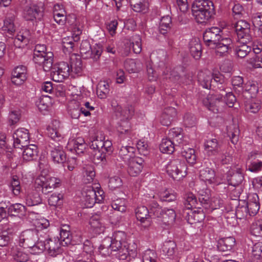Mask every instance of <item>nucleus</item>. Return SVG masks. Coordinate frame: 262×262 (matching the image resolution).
<instances>
[{
    "label": "nucleus",
    "instance_id": "37",
    "mask_svg": "<svg viewBox=\"0 0 262 262\" xmlns=\"http://www.w3.org/2000/svg\"><path fill=\"white\" fill-rule=\"evenodd\" d=\"M161 217L164 224L171 225L175 222L176 213L174 209L165 208Z\"/></svg>",
    "mask_w": 262,
    "mask_h": 262
},
{
    "label": "nucleus",
    "instance_id": "24",
    "mask_svg": "<svg viewBox=\"0 0 262 262\" xmlns=\"http://www.w3.org/2000/svg\"><path fill=\"white\" fill-rule=\"evenodd\" d=\"M131 139H128V145L124 143L122 144V146L120 147L119 155L125 162H128L133 158H135V148L130 145L132 143Z\"/></svg>",
    "mask_w": 262,
    "mask_h": 262
},
{
    "label": "nucleus",
    "instance_id": "36",
    "mask_svg": "<svg viewBox=\"0 0 262 262\" xmlns=\"http://www.w3.org/2000/svg\"><path fill=\"white\" fill-rule=\"evenodd\" d=\"M41 199L37 190H30L27 192L26 197V204L32 206L40 204Z\"/></svg>",
    "mask_w": 262,
    "mask_h": 262
},
{
    "label": "nucleus",
    "instance_id": "50",
    "mask_svg": "<svg viewBox=\"0 0 262 262\" xmlns=\"http://www.w3.org/2000/svg\"><path fill=\"white\" fill-rule=\"evenodd\" d=\"M52 104V99L49 96H43L36 102V105L40 112L47 111Z\"/></svg>",
    "mask_w": 262,
    "mask_h": 262
},
{
    "label": "nucleus",
    "instance_id": "2",
    "mask_svg": "<svg viewBox=\"0 0 262 262\" xmlns=\"http://www.w3.org/2000/svg\"><path fill=\"white\" fill-rule=\"evenodd\" d=\"M135 111L134 106L132 105H127L122 107L117 106L116 108V115L120 119L116 125V129L119 133L120 139H132L134 134L131 129L130 124L128 119L134 114Z\"/></svg>",
    "mask_w": 262,
    "mask_h": 262
},
{
    "label": "nucleus",
    "instance_id": "12",
    "mask_svg": "<svg viewBox=\"0 0 262 262\" xmlns=\"http://www.w3.org/2000/svg\"><path fill=\"white\" fill-rule=\"evenodd\" d=\"M36 230H26L23 231L19 236V245L24 248H29L36 242L40 234H43Z\"/></svg>",
    "mask_w": 262,
    "mask_h": 262
},
{
    "label": "nucleus",
    "instance_id": "32",
    "mask_svg": "<svg viewBox=\"0 0 262 262\" xmlns=\"http://www.w3.org/2000/svg\"><path fill=\"white\" fill-rule=\"evenodd\" d=\"M212 74L209 71L200 72L198 74V82L205 89L212 87Z\"/></svg>",
    "mask_w": 262,
    "mask_h": 262
},
{
    "label": "nucleus",
    "instance_id": "21",
    "mask_svg": "<svg viewBox=\"0 0 262 262\" xmlns=\"http://www.w3.org/2000/svg\"><path fill=\"white\" fill-rule=\"evenodd\" d=\"M60 122L56 119L52 120L47 127L48 136L55 141H60L63 138L59 132Z\"/></svg>",
    "mask_w": 262,
    "mask_h": 262
},
{
    "label": "nucleus",
    "instance_id": "47",
    "mask_svg": "<svg viewBox=\"0 0 262 262\" xmlns=\"http://www.w3.org/2000/svg\"><path fill=\"white\" fill-rule=\"evenodd\" d=\"M124 67L129 73H136L141 69L142 64L139 60L128 59L125 61Z\"/></svg>",
    "mask_w": 262,
    "mask_h": 262
},
{
    "label": "nucleus",
    "instance_id": "29",
    "mask_svg": "<svg viewBox=\"0 0 262 262\" xmlns=\"http://www.w3.org/2000/svg\"><path fill=\"white\" fill-rule=\"evenodd\" d=\"M238 41L239 45L235 47V52L238 57L244 58L252 50V41H246L245 39H241L238 40Z\"/></svg>",
    "mask_w": 262,
    "mask_h": 262
},
{
    "label": "nucleus",
    "instance_id": "22",
    "mask_svg": "<svg viewBox=\"0 0 262 262\" xmlns=\"http://www.w3.org/2000/svg\"><path fill=\"white\" fill-rule=\"evenodd\" d=\"M27 79V68L24 66H17L12 73L11 81L16 85L22 84Z\"/></svg>",
    "mask_w": 262,
    "mask_h": 262
},
{
    "label": "nucleus",
    "instance_id": "13",
    "mask_svg": "<svg viewBox=\"0 0 262 262\" xmlns=\"http://www.w3.org/2000/svg\"><path fill=\"white\" fill-rule=\"evenodd\" d=\"M234 27L238 40L245 39L246 41H252L250 24L248 22L244 20H239L235 24Z\"/></svg>",
    "mask_w": 262,
    "mask_h": 262
},
{
    "label": "nucleus",
    "instance_id": "39",
    "mask_svg": "<svg viewBox=\"0 0 262 262\" xmlns=\"http://www.w3.org/2000/svg\"><path fill=\"white\" fill-rule=\"evenodd\" d=\"M86 92L84 91L81 92L78 91L77 88L72 85H69L67 90V94L70 96V103L72 105L76 102L82 97V94L86 95Z\"/></svg>",
    "mask_w": 262,
    "mask_h": 262
},
{
    "label": "nucleus",
    "instance_id": "40",
    "mask_svg": "<svg viewBox=\"0 0 262 262\" xmlns=\"http://www.w3.org/2000/svg\"><path fill=\"white\" fill-rule=\"evenodd\" d=\"M30 31L24 29L19 32L14 40V46L18 48L21 47V43L27 44L29 40Z\"/></svg>",
    "mask_w": 262,
    "mask_h": 262
},
{
    "label": "nucleus",
    "instance_id": "31",
    "mask_svg": "<svg viewBox=\"0 0 262 262\" xmlns=\"http://www.w3.org/2000/svg\"><path fill=\"white\" fill-rule=\"evenodd\" d=\"M51 156L55 163L62 164L67 159L66 155L61 146H57L51 151Z\"/></svg>",
    "mask_w": 262,
    "mask_h": 262
},
{
    "label": "nucleus",
    "instance_id": "49",
    "mask_svg": "<svg viewBox=\"0 0 262 262\" xmlns=\"http://www.w3.org/2000/svg\"><path fill=\"white\" fill-rule=\"evenodd\" d=\"M169 138L173 139V142H176L179 145L183 144V135L181 128H173L168 133Z\"/></svg>",
    "mask_w": 262,
    "mask_h": 262
},
{
    "label": "nucleus",
    "instance_id": "6",
    "mask_svg": "<svg viewBox=\"0 0 262 262\" xmlns=\"http://www.w3.org/2000/svg\"><path fill=\"white\" fill-rule=\"evenodd\" d=\"M111 248L112 251L113 256L120 260L130 261L133 259H135L138 253L135 249H130L127 243H111Z\"/></svg>",
    "mask_w": 262,
    "mask_h": 262
},
{
    "label": "nucleus",
    "instance_id": "58",
    "mask_svg": "<svg viewBox=\"0 0 262 262\" xmlns=\"http://www.w3.org/2000/svg\"><path fill=\"white\" fill-rule=\"evenodd\" d=\"M171 25V17L168 15L162 17L159 26V31L162 34H166L170 29Z\"/></svg>",
    "mask_w": 262,
    "mask_h": 262
},
{
    "label": "nucleus",
    "instance_id": "10",
    "mask_svg": "<svg viewBox=\"0 0 262 262\" xmlns=\"http://www.w3.org/2000/svg\"><path fill=\"white\" fill-rule=\"evenodd\" d=\"M51 70L52 80L58 82H62L70 75V65L66 62H61L54 65L52 64Z\"/></svg>",
    "mask_w": 262,
    "mask_h": 262
},
{
    "label": "nucleus",
    "instance_id": "42",
    "mask_svg": "<svg viewBox=\"0 0 262 262\" xmlns=\"http://www.w3.org/2000/svg\"><path fill=\"white\" fill-rule=\"evenodd\" d=\"M157 195L161 201L171 202L177 199V193L171 189H161Z\"/></svg>",
    "mask_w": 262,
    "mask_h": 262
},
{
    "label": "nucleus",
    "instance_id": "61",
    "mask_svg": "<svg viewBox=\"0 0 262 262\" xmlns=\"http://www.w3.org/2000/svg\"><path fill=\"white\" fill-rule=\"evenodd\" d=\"M112 208L121 212H124L126 209V201L123 198L114 200L112 203Z\"/></svg>",
    "mask_w": 262,
    "mask_h": 262
},
{
    "label": "nucleus",
    "instance_id": "11",
    "mask_svg": "<svg viewBox=\"0 0 262 262\" xmlns=\"http://www.w3.org/2000/svg\"><path fill=\"white\" fill-rule=\"evenodd\" d=\"M203 103L209 111L217 113L219 112L220 108L224 104L223 101V95L217 93L209 94L203 99Z\"/></svg>",
    "mask_w": 262,
    "mask_h": 262
},
{
    "label": "nucleus",
    "instance_id": "44",
    "mask_svg": "<svg viewBox=\"0 0 262 262\" xmlns=\"http://www.w3.org/2000/svg\"><path fill=\"white\" fill-rule=\"evenodd\" d=\"M110 92V85L107 81H100L97 87V95L100 99H105Z\"/></svg>",
    "mask_w": 262,
    "mask_h": 262
},
{
    "label": "nucleus",
    "instance_id": "8",
    "mask_svg": "<svg viewBox=\"0 0 262 262\" xmlns=\"http://www.w3.org/2000/svg\"><path fill=\"white\" fill-rule=\"evenodd\" d=\"M61 184V180L56 177H45L39 175L35 180V187L39 189H41L42 193H47L51 190L59 187Z\"/></svg>",
    "mask_w": 262,
    "mask_h": 262
},
{
    "label": "nucleus",
    "instance_id": "60",
    "mask_svg": "<svg viewBox=\"0 0 262 262\" xmlns=\"http://www.w3.org/2000/svg\"><path fill=\"white\" fill-rule=\"evenodd\" d=\"M157 254L152 250L147 249L142 254V262H157Z\"/></svg>",
    "mask_w": 262,
    "mask_h": 262
},
{
    "label": "nucleus",
    "instance_id": "54",
    "mask_svg": "<svg viewBox=\"0 0 262 262\" xmlns=\"http://www.w3.org/2000/svg\"><path fill=\"white\" fill-rule=\"evenodd\" d=\"M70 75L72 76L75 77L76 75L78 76L82 73V63L80 59H76L75 60H72L70 66Z\"/></svg>",
    "mask_w": 262,
    "mask_h": 262
},
{
    "label": "nucleus",
    "instance_id": "4",
    "mask_svg": "<svg viewBox=\"0 0 262 262\" xmlns=\"http://www.w3.org/2000/svg\"><path fill=\"white\" fill-rule=\"evenodd\" d=\"M53 53L47 51L45 45L38 44L35 46L33 53V61L36 65L40 67L45 72L50 71L53 63Z\"/></svg>",
    "mask_w": 262,
    "mask_h": 262
},
{
    "label": "nucleus",
    "instance_id": "17",
    "mask_svg": "<svg viewBox=\"0 0 262 262\" xmlns=\"http://www.w3.org/2000/svg\"><path fill=\"white\" fill-rule=\"evenodd\" d=\"M86 147L84 139L81 137L70 138L67 144L68 150L77 155L82 154Z\"/></svg>",
    "mask_w": 262,
    "mask_h": 262
},
{
    "label": "nucleus",
    "instance_id": "7",
    "mask_svg": "<svg viewBox=\"0 0 262 262\" xmlns=\"http://www.w3.org/2000/svg\"><path fill=\"white\" fill-rule=\"evenodd\" d=\"M82 195L85 202V205L88 208H91L96 203H100L104 199V192L100 188L95 190L91 185L83 188Z\"/></svg>",
    "mask_w": 262,
    "mask_h": 262
},
{
    "label": "nucleus",
    "instance_id": "28",
    "mask_svg": "<svg viewBox=\"0 0 262 262\" xmlns=\"http://www.w3.org/2000/svg\"><path fill=\"white\" fill-rule=\"evenodd\" d=\"M192 209L187 213V221L190 224H193L196 223L201 222L205 217L203 209L200 207H196Z\"/></svg>",
    "mask_w": 262,
    "mask_h": 262
},
{
    "label": "nucleus",
    "instance_id": "35",
    "mask_svg": "<svg viewBox=\"0 0 262 262\" xmlns=\"http://www.w3.org/2000/svg\"><path fill=\"white\" fill-rule=\"evenodd\" d=\"M176 243L171 241L165 242L162 246V252L167 258L172 259L174 257L176 249Z\"/></svg>",
    "mask_w": 262,
    "mask_h": 262
},
{
    "label": "nucleus",
    "instance_id": "9",
    "mask_svg": "<svg viewBox=\"0 0 262 262\" xmlns=\"http://www.w3.org/2000/svg\"><path fill=\"white\" fill-rule=\"evenodd\" d=\"M166 169L168 175L174 180H179L186 175L185 163L179 159L170 160L166 165Z\"/></svg>",
    "mask_w": 262,
    "mask_h": 262
},
{
    "label": "nucleus",
    "instance_id": "55",
    "mask_svg": "<svg viewBox=\"0 0 262 262\" xmlns=\"http://www.w3.org/2000/svg\"><path fill=\"white\" fill-rule=\"evenodd\" d=\"M181 154L188 163L192 164L195 163L196 156L194 154V150L193 149L187 147H186L185 148H183Z\"/></svg>",
    "mask_w": 262,
    "mask_h": 262
},
{
    "label": "nucleus",
    "instance_id": "57",
    "mask_svg": "<svg viewBox=\"0 0 262 262\" xmlns=\"http://www.w3.org/2000/svg\"><path fill=\"white\" fill-rule=\"evenodd\" d=\"M130 4L133 9L138 12L145 11L148 7L145 0H130Z\"/></svg>",
    "mask_w": 262,
    "mask_h": 262
},
{
    "label": "nucleus",
    "instance_id": "3",
    "mask_svg": "<svg viewBox=\"0 0 262 262\" xmlns=\"http://www.w3.org/2000/svg\"><path fill=\"white\" fill-rule=\"evenodd\" d=\"M214 6L209 0H196L192 6V13L196 21L204 23L208 20L214 14Z\"/></svg>",
    "mask_w": 262,
    "mask_h": 262
},
{
    "label": "nucleus",
    "instance_id": "15",
    "mask_svg": "<svg viewBox=\"0 0 262 262\" xmlns=\"http://www.w3.org/2000/svg\"><path fill=\"white\" fill-rule=\"evenodd\" d=\"M45 236L46 250L48 254L52 256H56L62 252L61 248V243L58 238H49L48 235L43 233Z\"/></svg>",
    "mask_w": 262,
    "mask_h": 262
},
{
    "label": "nucleus",
    "instance_id": "56",
    "mask_svg": "<svg viewBox=\"0 0 262 262\" xmlns=\"http://www.w3.org/2000/svg\"><path fill=\"white\" fill-rule=\"evenodd\" d=\"M13 258L16 262H26L29 259L28 255L25 252L13 248L11 253Z\"/></svg>",
    "mask_w": 262,
    "mask_h": 262
},
{
    "label": "nucleus",
    "instance_id": "48",
    "mask_svg": "<svg viewBox=\"0 0 262 262\" xmlns=\"http://www.w3.org/2000/svg\"><path fill=\"white\" fill-rule=\"evenodd\" d=\"M175 149L174 142L168 138L163 139L160 145V150L163 153L171 154Z\"/></svg>",
    "mask_w": 262,
    "mask_h": 262
},
{
    "label": "nucleus",
    "instance_id": "25",
    "mask_svg": "<svg viewBox=\"0 0 262 262\" xmlns=\"http://www.w3.org/2000/svg\"><path fill=\"white\" fill-rule=\"evenodd\" d=\"M91 231L96 234L104 232L105 227L99 215L96 214L92 215L89 221Z\"/></svg>",
    "mask_w": 262,
    "mask_h": 262
},
{
    "label": "nucleus",
    "instance_id": "52",
    "mask_svg": "<svg viewBox=\"0 0 262 262\" xmlns=\"http://www.w3.org/2000/svg\"><path fill=\"white\" fill-rule=\"evenodd\" d=\"M14 20L15 17L13 15L7 17L4 20L3 30L7 32L10 34L14 33L15 31Z\"/></svg>",
    "mask_w": 262,
    "mask_h": 262
},
{
    "label": "nucleus",
    "instance_id": "5",
    "mask_svg": "<svg viewBox=\"0 0 262 262\" xmlns=\"http://www.w3.org/2000/svg\"><path fill=\"white\" fill-rule=\"evenodd\" d=\"M90 147L96 150L94 159L102 162L105 161L107 154L110 155L113 151L112 142L102 137H96L91 141Z\"/></svg>",
    "mask_w": 262,
    "mask_h": 262
},
{
    "label": "nucleus",
    "instance_id": "63",
    "mask_svg": "<svg viewBox=\"0 0 262 262\" xmlns=\"http://www.w3.org/2000/svg\"><path fill=\"white\" fill-rule=\"evenodd\" d=\"M162 76L163 79L169 80L170 81L175 82L179 79V76L177 73L174 71H172L170 68L166 67L163 72Z\"/></svg>",
    "mask_w": 262,
    "mask_h": 262
},
{
    "label": "nucleus",
    "instance_id": "41",
    "mask_svg": "<svg viewBox=\"0 0 262 262\" xmlns=\"http://www.w3.org/2000/svg\"><path fill=\"white\" fill-rule=\"evenodd\" d=\"M60 236L61 246H66L71 243L72 236L69 226L66 225L62 226L60 230Z\"/></svg>",
    "mask_w": 262,
    "mask_h": 262
},
{
    "label": "nucleus",
    "instance_id": "27",
    "mask_svg": "<svg viewBox=\"0 0 262 262\" xmlns=\"http://www.w3.org/2000/svg\"><path fill=\"white\" fill-rule=\"evenodd\" d=\"M204 146L205 151L209 156L216 155L221 148V144L216 138H208L206 140Z\"/></svg>",
    "mask_w": 262,
    "mask_h": 262
},
{
    "label": "nucleus",
    "instance_id": "14",
    "mask_svg": "<svg viewBox=\"0 0 262 262\" xmlns=\"http://www.w3.org/2000/svg\"><path fill=\"white\" fill-rule=\"evenodd\" d=\"M201 197L199 198L200 202L206 212L211 211L221 206L223 201L217 196L210 198L208 195H204L200 192Z\"/></svg>",
    "mask_w": 262,
    "mask_h": 262
},
{
    "label": "nucleus",
    "instance_id": "38",
    "mask_svg": "<svg viewBox=\"0 0 262 262\" xmlns=\"http://www.w3.org/2000/svg\"><path fill=\"white\" fill-rule=\"evenodd\" d=\"M235 243L233 237H228L220 239L218 241L217 248L221 251H227L232 249Z\"/></svg>",
    "mask_w": 262,
    "mask_h": 262
},
{
    "label": "nucleus",
    "instance_id": "18",
    "mask_svg": "<svg viewBox=\"0 0 262 262\" xmlns=\"http://www.w3.org/2000/svg\"><path fill=\"white\" fill-rule=\"evenodd\" d=\"M136 215L142 227L147 228L150 226L151 223L150 215L146 207L143 206L138 207L136 211Z\"/></svg>",
    "mask_w": 262,
    "mask_h": 262
},
{
    "label": "nucleus",
    "instance_id": "19",
    "mask_svg": "<svg viewBox=\"0 0 262 262\" xmlns=\"http://www.w3.org/2000/svg\"><path fill=\"white\" fill-rule=\"evenodd\" d=\"M40 12L39 7L29 1L27 5L24 8L23 17L27 21H33L38 17Z\"/></svg>",
    "mask_w": 262,
    "mask_h": 262
},
{
    "label": "nucleus",
    "instance_id": "26",
    "mask_svg": "<svg viewBox=\"0 0 262 262\" xmlns=\"http://www.w3.org/2000/svg\"><path fill=\"white\" fill-rule=\"evenodd\" d=\"M199 177L201 180L205 182L206 185L219 183L215 177V172L211 168H202L199 172Z\"/></svg>",
    "mask_w": 262,
    "mask_h": 262
},
{
    "label": "nucleus",
    "instance_id": "34",
    "mask_svg": "<svg viewBox=\"0 0 262 262\" xmlns=\"http://www.w3.org/2000/svg\"><path fill=\"white\" fill-rule=\"evenodd\" d=\"M189 48L191 55L195 59H199L202 54V47L198 38H192L189 42Z\"/></svg>",
    "mask_w": 262,
    "mask_h": 262
},
{
    "label": "nucleus",
    "instance_id": "53",
    "mask_svg": "<svg viewBox=\"0 0 262 262\" xmlns=\"http://www.w3.org/2000/svg\"><path fill=\"white\" fill-rule=\"evenodd\" d=\"M86 93H87V92H86ZM88 93L89 94L90 92H88ZM88 99L87 94H86V95L82 94V97L77 102L78 103V106L83 108L85 111L91 113V111L94 110V104L93 103L92 101L90 102L88 101Z\"/></svg>",
    "mask_w": 262,
    "mask_h": 262
},
{
    "label": "nucleus",
    "instance_id": "46",
    "mask_svg": "<svg viewBox=\"0 0 262 262\" xmlns=\"http://www.w3.org/2000/svg\"><path fill=\"white\" fill-rule=\"evenodd\" d=\"M260 108L261 101L255 98L249 100L245 103V110L249 113H256L259 111Z\"/></svg>",
    "mask_w": 262,
    "mask_h": 262
},
{
    "label": "nucleus",
    "instance_id": "45",
    "mask_svg": "<svg viewBox=\"0 0 262 262\" xmlns=\"http://www.w3.org/2000/svg\"><path fill=\"white\" fill-rule=\"evenodd\" d=\"M111 238L107 237L103 239L102 244L98 248V252L102 256L106 257L113 256L112 251L111 248Z\"/></svg>",
    "mask_w": 262,
    "mask_h": 262
},
{
    "label": "nucleus",
    "instance_id": "16",
    "mask_svg": "<svg viewBox=\"0 0 262 262\" xmlns=\"http://www.w3.org/2000/svg\"><path fill=\"white\" fill-rule=\"evenodd\" d=\"M13 138L15 148L24 147L29 140V131L24 128H18L13 133Z\"/></svg>",
    "mask_w": 262,
    "mask_h": 262
},
{
    "label": "nucleus",
    "instance_id": "43",
    "mask_svg": "<svg viewBox=\"0 0 262 262\" xmlns=\"http://www.w3.org/2000/svg\"><path fill=\"white\" fill-rule=\"evenodd\" d=\"M70 107H71L70 113L72 118L78 119L81 114H82L86 117L90 116L91 115V113H88L87 111H85L83 108L78 106V103L77 102L76 103H74L72 105L70 103Z\"/></svg>",
    "mask_w": 262,
    "mask_h": 262
},
{
    "label": "nucleus",
    "instance_id": "64",
    "mask_svg": "<svg viewBox=\"0 0 262 262\" xmlns=\"http://www.w3.org/2000/svg\"><path fill=\"white\" fill-rule=\"evenodd\" d=\"M262 256V242L255 243L253 247L251 253L252 260L259 259Z\"/></svg>",
    "mask_w": 262,
    "mask_h": 262
},
{
    "label": "nucleus",
    "instance_id": "62",
    "mask_svg": "<svg viewBox=\"0 0 262 262\" xmlns=\"http://www.w3.org/2000/svg\"><path fill=\"white\" fill-rule=\"evenodd\" d=\"M63 194L55 192L52 194L48 199L50 205L53 206H60L62 204Z\"/></svg>",
    "mask_w": 262,
    "mask_h": 262
},
{
    "label": "nucleus",
    "instance_id": "1",
    "mask_svg": "<svg viewBox=\"0 0 262 262\" xmlns=\"http://www.w3.org/2000/svg\"><path fill=\"white\" fill-rule=\"evenodd\" d=\"M225 22L221 23L220 27H212L206 29L203 35V39L206 46L215 50V55L223 56L228 51L231 49L232 40L225 34L226 27Z\"/></svg>",
    "mask_w": 262,
    "mask_h": 262
},
{
    "label": "nucleus",
    "instance_id": "33",
    "mask_svg": "<svg viewBox=\"0 0 262 262\" xmlns=\"http://www.w3.org/2000/svg\"><path fill=\"white\" fill-rule=\"evenodd\" d=\"M23 158L26 161H31L36 159L38 155V150L37 146L35 144L26 145L24 147Z\"/></svg>",
    "mask_w": 262,
    "mask_h": 262
},
{
    "label": "nucleus",
    "instance_id": "20",
    "mask_svg": "<svg viewBox=\"0 0 262 262\" xmlns=\"http://www.w3.org/2000/svg\"><path fill=\"white\" fill-rule=\"evenodd\" d=\"M127 162V171L128 174L132 177H136L139 174L143 167V159L140 157H136Z\"/></svg>",
    "mask_w": 262,
    "mask_h": 262
},
{
    "label": "nucleus",
    "instance_id": "30",
    "mask_svg": "<svg viewBox=\"0 0 262 262\" xmlns=\"http://www.w3.org/2000/svg\"><path fill=\"white\" fill-rule=\"evenodd\" d=\"M45 236L43 234H40L39 237L36 242L31 245L29 248V252L32 254H39L46 250Z\"/></svg>",
    "mask_w": 262,
    "mask_h": 262
},
{
    "label": "nucleus",
    "instance_id": "23",
    "mask_svg": "<svg viewBox=\"0 0 262 262\" xmlns=\"http://www.w3.org/2000/svg\"><path fill=\"white\" fill-rule=\"evenodd\" d=\"M177 112L175 108L167 107L164 109L160 117L161 124L164 126H169L176 119Z\"/></svg>",
    "mask_w": 262,
    "mask_h": 262
},
{
    "label": "nucleus",
    "instance_id": "59",
    "mask_svg": "<svg viewBox=\"0 0 262 262\" xmlns=\"http://www.w3.org/2000/svg\"><path fill=\"white\" fill-rule=\"evenodd\" d=\"M227 132L231 142L234 145L237 144L238 141L239 134L238 127L236 125H233V126L229 127V129H228Z\"/></svg>",
    "mask_w": 262,
    "mask_h": 262
},
{
    "label": "nucleus",
    "instance_id": "51",
    "mask_svg": "<svg viewBox=\"0 0 262 262\" xmlns=\"http://www.w3.org/2000/svg\"><path fill=\"white\" fill-rule=\"evenodd\" d=\"M249 230L253 235L262 237V219L255 220L251 224Z\"/></svg>",
    "mask_w": 262,
    "mask_h": 262
}]
</instances>
